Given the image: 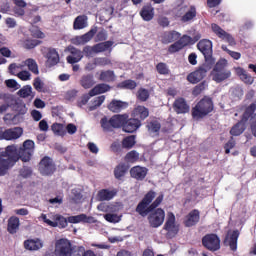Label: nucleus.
<instances>
[{
  "mask_svg": "<svg viewBox=\"0 0 256 256\" xmlns=\"http://www.w3.org/2000/svg\"><path fill=\"white\" fill-rule=\"evenodd\" d=\"M33 153H35L33 140H25L20 148H17L16 145H8L5 149L0 148V177H5L19 160L29 163Z\"/></svg>",
  "mask_w": 256,
  "mask_h": 256,
  "instance_id": "1",
  "label": "nucleus"
},
{
  "mask_svg": "<svg viewBox=\"0 0 256 256\" xmlns=\"http://www.w3.org/2000/svg\"><path fill=\"white\" fill-rule=\"evenodd\" d=\"M157 193H155V191L150 190L148 191L143 199L138 203L137 207H136V213L140 214L141 217H145L147 215H149V213L155 211V209H157V207H159V205H161V203H163V199H164V195L160 194L156 199ZM153 199H155L153 201Z\"/></svg>",
  "mask_w": 256,
  "mask_h": 256,
  "instance_id": "2",
  "label": "nucleus"
},
{
  "mask_svg": "<svg viewBox=\"0 0 256 256\" xmlns=\"http://www.w3.org/2000/svg\"><path fill=\"white\" fill-rule=\"evenodd\" d=\"M129 119V114H115L110 119L107 116H104L100 120L101 127L103 131L110 133L113 129H124L125 123Z\"/></svg>",
  "mask_w": 256,
  "mask_h": 256,
  "instance_id": "3",
  "label": "nucleus"
},
{
  "mask_svg": "<svg viewBox=\"0 0 256 256\" xmlns=\"http://www.w3.org/2000/svg\"><path fill=\"white\" fill-rule=\"evenodd\" d=\"M215 106L213 104V99L208 96H204L196 105L192 108V117L199 121V119H204L209 113H213Z\"/></svg>",
  "mask_w": 256,
  "mask_h": 256,
  "instance_id": "4",
  "label": "nucleus"
},
{
  "mask_svg": "<svg viewBox=\"0 0 256 256\" xmlns=\"http://www.w3.org/2000/svg\"><path fill=\"white\" fill-rule=\"evenodd\" d=\"M256 111V103L250 104L244 111L242 118L239 122H237L230 130V135L233 137H239V135H243L245 132L246 126L245 123L251 119L255 115Z\"/></svg>",
  "mask_w": 256,
  "mask_h": 256,
  "instance_id": "5",
  "label": "nucleus"
},
{
  "mask_svg": "<svg viewBox=\"0 0 256 256\" xmlns=\"http://www.w3.org/2000/svg\"><path fill=\"white\" fill-rule=\"evenodd\" d=\"M212 79L216 83H223L231 78V70L227 69V60L220 59L214 66L212 72Z\"/></svg>",
  "mask_w": 256,
  "mask_h": 256,
  "instance_id": "6",
  "label": "nucleus"
},
{
  "mask_svg": "<svg viewBox=\"0 0 256 256\" xmlns=\"http://www.w3.org/2000/svg\"><path fill=\"white\" fill-rule=\"evenodd\" d=\"M176 17L181 23H193L197 18V8L195 6H182L178 9Z\"/></svg>",
  "mask_w": 256,
  "mask_h": 256,
  "instance_id": "7",
  "label": "nucleus"
},
{
  "mask_svg": "<svg viewBox=\"0 0 256 256\" xmlns=\"http://www.w3.org/2000/svg\"><path fill=\"white\" fill-rule=\"evenodd\" d=\"M38 171L41 175H44L45 177H49L57 171V167L55 166V162H53V159L49 156H44L39 164H38Z\"/></svg>",
  "mask_w": 256,
  "mask_h": 256,
  "instance_id": "8",
  "label": "nucleus"
},
{
  "mask_svg": "<svg viewBox=\"0 0 256 256\" xmlns=\"http://www.w3.org/2000/svg\"><path fill=\"white\" fill-rule=\"evenodd\" d=\"M202 245L205 247V249L214 253L215 251H219L221 249V239H219L217 234H206L202 238Z\"/></svg>",
  "mask_w": 256,
  "mask_h": 256,
  "instance_id": "9",
  "label": "nucleus"
},
{
  "mask_svg": "<svg viewBox=\"0 0 256 256\" xmlns=\"http://www.w3.org/2000/svg\"><path fill=\"white\" fill-rule=\"evenodd\" d=\"M165 222V210L162 208H155L148 216V223L153 229L161 227Z\"/></svg>",
  "mask_w": 256,
  "mask_h": 256,
  "instance_id": "10",
  "label": "nucleus"
},
{
  "mask_svg": "<svg viewBox=\"0 0 256 256\" xmlns=\"http://www.w3.org/2000/svg\"><path fill=\"white\" fill-rule=\"evenodd\" d=\"M163 229L167 231V239H173L179 233V225L175 224V214L173 212L168 213Z\"/></svg>",
  "mask_w": 256,
  "mask_h": 256,
  "instance_id": "11",
  "label": "nucleus"
},
{
  "mask_svg": "<svg viewBox=\"0 0 256 256\" xmlns=\"http://www.w3.org/2000/svg\"><path fill=\"white\" fill-rule=\"evenodd\" d=\"M207 71H209V66L202 64L195 71L187 75V81L192 83V85H197V83L203 81L204 77H207Z\"/></svg>",
  "mask_w": 256,
  "mask_h": 256,
  "instance_id": "12",
  "label": "nucleus"
},
{
  "mask_svg": "<svg viewBox=\"0 0 256 256\" xmlns=\"http://www.w3.org/2000/svg\"><path fill=\"white\" fill-rule=\"evenodd\" d=\"M211 30L216 36H218L219 39H222V41H226V43L231 45V47H235V45H237V42H235V38L231 34L227 33L218 24L212 23Z\"/></svg>",
  "mask_w": 256,
  "mask_h": 256,
  "instance_id": "13",
  "label": "nucleus"
},
{
  "mask_svg": "<svg viewBox=\"0 0 256 256\" xmlns=\"http://www.w3.org/2000/svg\"><path fill=\"white\" fill-rule=\"evenodd\" d=\"M73 247L71 241L67 239H60L56 242L55 253L57 256H71Z\"/></svg>",
  "mask_w": 256,
  "mask_h": 256,
  "instance_id": "14",
  "label": "nucleus"
},
{
  "mask_svg": "<svg viewBox=\"0 0 256 256\" xmlns=\"http://www.w3.org/2000/svg\"><path fill=\"white\" fill-rule=\"evenodd\" d=\"M172 109L176 115H186L191 111V106L187 103V100L183 97H178L172 104Z\"/></svg>",
  "mask_w": 256,
  "mask_h": 256,
  "instance_id": "15",
  "label": "nucleus"
},
{
  "mask_svg": "<svg viewBox=\"0 0 256 256\" xmlns=\"http://www.w3.org/2000/svg\"><path fill=\"white\" fill-rule=\"evenodd\" d=\"M199 51L204 55L206 61H209L213 57V42L211 40L203 39L197 44Z\"/></svg>",
  "mask_w": 256,
  "mask_h": 256,
  "instance_id": "16",
  "label": "nucleus"
},
{
  "mask_svg": "<svg viewBox=\"0 0 256 256\" xmlns=\"http://www.w3.org/2000/svg\"><path fill=\"white\" fill-rule=\"evenodd\" d=\"M201 221V212L197 209L190 211L184 219L185 227H195Z\"/></svg>",
  "mask_w": 256,
  "mask_h": 256,
  "instance_id": "17",
  "label": "nucleus"
},
{
  "mask_svg": "<svg viewBox=\"0 0 256 256\" xmlns=\"http://www.w3.org/2000/svg\"><path fill=\"white\" fill-rule=\"evenodd\" d=\"M42 53L50 67H54V65L59 63V52L55 48H44Z\"/></svg>",
  "mask_w": 256,
  "mask_h": 256,
  "instance_id": "18",
  "label": "nucleus"
},
{
  "mask_svg": "<svg viewBox=\"0 0 256 256\" xmlns=\"http://www.w3.org/2000/svg\"><path fill=\"white\" fill-rule=\"evenodd\" d=\"M23 135V128L21 127H14L10 129H6L4 132H2V139H5V141H13L15 139H19Z\"/></svg>",
  "mask_w": 256,
  "mask_h": 256,
  "instance_id": "19",
  "label": "nucleus"
},
{
  "mask_svg": "<svg viewBox=\"0 0 256 256\" xmlns=\"http://www.w3.org/2000/svg\"><path fill=\"white\" fill-rule=\"evenodd\" d=\"M68 51L71 55L67 56L66 61L70 63V65H75V63H79V61L83 59V52L81 50L70 46Z\"/></svg>",
  "mask_w": 256,
  "mask_h": 256,
  "instance_id": "20",
  "label": "nucleus"
},
{
  "mask_svg": "<svg viewBox=\"0 0 256 256\" xmlns=\"http://www.w3.org/2000/svg\"><path fill=\"white\" fill-rule=\"evenodd\" d=\"M148 171L147 167L134 166L130 169V175L137 181H143L147 177Z\"/></svg>",
  "mask_w": 256,
  "mask_h": 256,
  "instance_id": "21",
  "label": "nucleus"
},
{
  "mask_svg": "<svg viewBox=\"0 0 256 256\" xmlns=\"http://www.w3.org/2000/svg\"><path fill=\"white\" fill-rule=\"evenodd\" d=\"M139 127H141V120L137 118H127L124 123L123 131L125 133H135Z\"/></svg>",
  "mask_w": 256,
  "mask_h": 256,
  "instance_id": "22",
  "label": "nucleus"
},
{
  "mask_svg": "<svg viewBox=\"0 0 256 256\" xmlns=\"http://www.w3.org/2000/svg\"><path fill=\"white\" fill-rule=\"evenodd\" d=\"M24 249L27 251H39V249H43V240L39 238L27 239L24 241Z\"/></svg>",
  "mask_w": 256,
  "mask_h": 256,
  "instance_id": "23",
  "label": "nucleus"
},
{
  "mask_svg": "<svg viewBox=\"0 0 256 256\" xmlns=\"http://www.w3.org/2000/svg\"><path fill=\"white\" fill-rule=\"evenodd\" d=\"M127 107H129V103L117 99H113L107 106L111 113H121Z\"/></svg>",
  "mask_w": 256,
  "mask_h": 256,
  "instance_id": "24",
  "label": "nucleus"
},
{
  "mask_svg": "<svg viewBox=\"0 0 256 256\" xmlns=\"http://www.w3.org/2000/svg\"><path fill=\"white\" fill-rule=\"evenodd\" d=\"M8 99L12 101V110L16 111L18 115H25L27 113V105L23 101L17 100L13 96H8Z\"/></svg>",
  "mask_w": 256,
  "mask_h": 256,
  "instance_id": "25",
  "label": "nucleus"
},
{
  "mask_svg": "<svg viewBox=\"0 0 256 256\" xmlns=\"http://www.w3.org/2000/svg\"><path fill=\"white\" fill-rule=\"evenodd\" d=\"M132 116L135 119H139V121H145V119H147V117H149V108L145 107V106H141L138 105L134 108L133 112H132Z\"/></svg>",
  "mask_w": 256,
  "mask_h": 256,
  "instance_id": "26",
  "label": "nucleus"
},
{
  "mask_svg": "<svg viewBox=\"0 0 256 256\" xmlns=\"http://www.w3.org/2000/svg\"><path fill=\"white\" fill-rule=\"evenodd\" d=\"M180 37L181 33L175 30L166 31L162 34V43L164 45H169V43H174V41H178Z\"/></svg>",
  "mask_w": 256,
  "mask_h": 256,
  "instance_id": "27",
  "label": "nucleus"
},
{
  "mask_svg": "<svg viewBox=\"0 0 256 256\" xmlns=\"http://www.w3.org/2000/svg\"><path fill=\"white\" fill-rule=\"evenodd\" d=\"M140 17H142L143 21H152L153 17H155V8L151 4H146L140 10Z\"/></svg>",
  "mask_w": 256,
  "mask_h": 256,
  "instance_id": "28",
  "label": "nucleus"
},
{
  "mask_svg": "<svg viewBox=\"0 0 256 256\" xmlns=\"http://www.w3.org/2000/svg\"><path fill=\"white\" fill-rule=\"evenodd\" d=\"M68 223H95V218L87 216V214H79L76 216H69Z\"/></svg>",
  "mask_w": 256,
  "mask_h": 256,
  "instance_id": "29",
  "label": "nucleus"
},
{
  "mask_svg": "<svg viewBox=\"0 0 256 256\" xmlns=\"http://www.w3.org/2000/svg\"><path fill=\"white\" fill-rule=\"evenodd\" d=\"M95 35H97V26L91 28L90 31L82 36L76 37V43H78V45H85V43H89V41H91Z\"/></svg>",
  "mask_w": 256,
  "mask_h": 256,
  "instance_id": "30",
  "label": "nucleus"
},
{
  "mask_svg": "<svg viewBox=\"0 0 256 256\" xmlns=\"http://www.w3.org/2000/svg\"><path fill=\"white\" fill-rule=\"evenodd\" d=\"M117 196V190H109V189H101L98 194V200L99 201H111L114 197Z\"/></svg>",
  "mask_w": 256,
  "mask_h": 256,
  "instance_id": "31",
  "label": "nucleus"
},
{
  "mask_svg": "<svg viewBox=\"0 0 256 256\" xmlns=\"http://www.w3.org/2000/svg\"><path fill=\"white\" fill-rule=\"evenodd\" d=\"M20 221L17 216H12L8 219L7 231L10 235H15L19 231Z\"/></svg>",
  "mask_w": 256,
  "mask_h": 256,
  "instance_id": "32",
  "label": "nucleus"
},
{
  "mask_svg": "<svg viewBox=\"0 0 256 256\" xmlns=\"http://www.w3.org/2000/svg\"><path fill=\"white\" fill-rule=\"evenodd\" d=\"M117 77L115 76V72L113 70H103L100 72L99 81L103 83H113Z\"/></svg>",
  "mask_w": 256,
  "mask_h": 256,
  "instance_id": "33",
  "label": "nucleus"
},
{
  "mask_svg": "<svg viewBox=\"0 0 256 256\" xmlns=\"http://www.w3.org/2000/svg\"><path fill=\"white\" fill-rule=\"evenodd\" d=\"M111 91V86L106 83L97 84L94 88L90 90L91 95L95 97V95H103V93H107Z\"/></svg>",
  "mask_w": 256,
  "mask_h": 256,
  "instance_id": "34",
  "label": "nucleus"
},
{
  "mask_svg": "<svg viewBox=\"0 0 256 256\" xmlns=\"http://www.w3.org/2000/svg\"><path fill=\"white\" fill-rule=\"evenodd\" d=\"M9 97H13V95L11 94H7V93H1L0 94V99H2V101H4L5 104H2L0 106V113H5V111H7V109H13V104L11 99H9Z\"/></svg>",
  "mask_w": 256,
  "mask_h": 256,
  "instance_id": "35",
  "label": "nucleus"
},
{
  "mask_svg": "<svg viewBox=\"0 0 256 256\" xmlns=\"http://www.w3.org/2000/svg\"><path fill=\"white\" fill-rule=\"evenodd\" d=\"M127 171H129V167L126 166L125 163L118 164L114 169L115 179L121 181L125 175H127Z\"/></svg>",
  "mask_w": 256,
  "mask_h": 256,
  "instance_id": "36",
  "label": "nucleus"
},
{
  "mask_svg": "<svg viewBox=\"0 0 256 256\" xmlns=\"http://www.w3.org/2000/svg\"><path fill=\"white\" fill-rule=\"evenodd\" d=\"M80 85L83 89H91L95 85V78L93 74L83 75L80 79Z\"/></svg>",
  "mask_w": 256,
  "mask_h": 256,
  "instance_id": "37",
  "label": "nucleus"
},
{
  "mask_svg": "<svg viewBox=\"0 0 256 256\" xmlns=\"http://www.w3.org/2000/svg\"><path fill=\"white\" fill-rule=\"evenodd\" d=\"M17 95L21 97L22 99H27V97H35V93H33V88L31 85H25L23 86L18 92Z\"/></svg>",
  "mask_w": 256,
  "mask_h": 256,
  "instance_id": "38",
  "label": "nucleus"
},
{
  "mask_svg": "<svg viewBox=\"0 0 256 256\" xmlns=\"http://www.w3.org/2000/svg\"><path fill=\"white\" fill-rule=\"evenodd\" d=\"M85 27H87V16L80 15L76 17L73 23V29L77 31L80 29H85Z\"/></svg>",
  "mask_w": 256,
  "mask_h": 256,
  "instance_id": "39",
  "label": "nucleus"
},
{
  "mask_svg": "<svg viewBox=\"0 0 256 256\" xmlns=\"http://www.w3.org/2000/svg\"><path fill=\"white\" fill-rule=\"evenodd\" d=\"M236 74L238 77H240L241 81L247 83L248 85H251L253 83V78L251 75L247 74V71L245 69L238 67L236 68Z\"/></svg>",
  "mask_w": 256,
  "mask_h": 256,
  "instance_id": "40",
  "label": "nucleus"
},
{
  "mask_svg": "<svg viewBox=\"0 0 256 256\" xmlns=\"http://www.w3.org/2000/svg\"><path fill=\"white\" fill-rule=\"evenodd\" d=\"M113 47V41H105L94 45V53H103Z\"/></svg>",
  "mask_w": 256,
  "mask_h": 256,
  "instance_id": "41",
  "label": "nucleus"
},
{
  "mask_svg": "<svg viewBox=\"0 0 256 256\" xmlns=\"http://www.w3.org/2000/svg\"><path fill=\"white\" fill-rule=\"evenodd\" d=\"M149 133H154L155 135H159V132L161 131V122L158 120H151L146 125Z\"/></svg>",
  "mask_w": 256,
  "mask_h": 256,
  "instance_id": "42",
  "label": "nucleus"
},
{
  "mask_svg": "<svg viewBox=\"0 0 256 256\" xmlns=\"http://www.w3.org/2000/svg\"><path fill=\"white\" fill-rule=\"evenodd\" d=\"M24 65L28 67V69L33 73L34 75H39V65H37V61L33 58H28L24 61Z\"/></svg>",
  "mask_w": 256,
  "mask_h": 256,
  "instance_id": "43",
  "label": "nucleus"
},
{
  "mask_svg": "<svg viewBox=\"0 0 256 256\" xmlns=\"http://www.w3.org/2000/svg\"><path fill=\"white\" fill-rule=\"evenodd\" d=\"M51 130L55 135H58L59 137H65V135H67V130L65 129V125L61 123L52 124Z\"/></svg>",
  "mask_w": 256,
  "mask_h": 256,
  "instance_id": "44",
  "label": "nucleus"
},
{
  "mask_svg": "<svg viewBox=\"0 0 256 256\" xmlns=\"http://www.w3.org/2000/svg\"><path fill=\"white\" fill-rule=\"evenodd\" d=\"M239 239V230H234L229 237V247L231 251H237V240Z\"/></svg>",
  "mask_w": 256,
  "mask_h": 256,
  "instance_id": "45",
  "label": "nucleus"
},
{
  "mask_svg": "<svg viewBox=\"0 0 256 256\" xmlns=\"http://www.w3.org/2000/svg\"><path fill=\"white\" fill-rule=\"evenodd\" d=\"M117 87L119 89H129L130 91H133V89L137 88V82H135V80L128 79L120 82Z\"/></svg>",
  "mask_w": 256,
  "mask_h": 256,
  "instance_id": "46",
  "label": "nucleus"
},
{
  "mask_svg": "<svg viewBox=\"0 0 256 256\" xmlns=\"http://www.w3.org/2000/svg\"><path fill=\"white\" fill-rule=\"evenodd\" d=\"M135 135L127 136L122 140L123 149H133L135 147Z\"/></svg>",
  "mask_w": 256,
  "mask_h": 256,
  "instance_id": "47",
  "label": "nucleus"
},
{
  "mask_svg": "<svg viewBox=\"0 0 256 256\" xmlns=\"http://www.w3.org/2000/svg\"><path fill=\"white\" fill-rule=\"evenodd\" d=\"M124 161H126V163H137V161H139V152L131 150L125 155Z\"/></svg>",
  "mask_w": 256,
  "mask_h": 256,
  "instance_id": "48",
  "label": "nucleus"
},
{
  "mask_svg": "<svg viewBox=\"0 0 256 256\" xmlns=\"http://www.w3.org/2000/svg\"><path fill=\"white\" fill-rule=\"evenodd\" d=\"M105 103V95L98 96L92 101V105L89 106V111H95V109H98V107H101Z\"/></svg>",
  "mask_w": 256,
  "mask_h": 256,
  "instance_id": "49",
  "label": "nucleus"
},
{
  "mask_svg": "<svg viewBox=\"0 0 256 256\" xmlns=\"http://www.w3.org/2000/svg\"><path fill=\"white\" fill-rule=\"evenodd\" d=\"M54 223H56V227H59L60 229H65L67 227L69 220L67 218L61 216V215H56L54 217Z\"/></svg>",
  "mask_w": 256,
  "mask_h": 256,
  "instance_id": "50",
  "label": "nucleus"
},
{
  "mask_svg": "<svg viewBox=\"0 0 256 256\" xmlns=\"http://www.w3.org/2000/svg\"><path fill=\"white\" fill-rule=\"evenodd\" d=\"M43 43L41 40H31L27 39L23 43L24 49H35V47L41 45Z\"/></svg>",
  "mask_w": 256,
  "mask_h": 256,
  "instance_id": "51",
  "label": "nucleus"
},
{
  "mask_svg": "<svg viewBox=\"0 0 256 256\" xmlns=\"http://www.w3.org/2000/svg\"><path fill=\"white\" fill-rule=\"evenodd\" d=\"M93 64L95 67H105L111 64V60H109V58L98 57L94 58Z\"/></svg>",
  "mask_w": 256,
  "mask_h": 256,
  "instance_id": "52",
  "label": "nucleus"
},
{
  "mask_svg": "<svg viewBox=\"0 0 256 256\" xmlns=\"http://www.w3.org/2000/svg\"><path fill=\"white\" fill-rule=\"evenodd\" d=\"M156 71L159 73V75H169V73L171 72L167 64L163 62H159L156 65Z\"/></svg>",
  "mask_w": 256,
  "mask_h": 256,
  "instance_id": "53",
  "label": "nucleus"
},
{
  "mask_svg": "<svg viewBox=\"0 0 256 256\" xmlns=\"http://www.w3.org/2000/svg\"><path fill=\"white\" fill-rule=\"evenodd\" d=\"M137 99L142 103H145L149 99V90L145 88H140L137 92Z\"/></svg>",
  "mask_w": 256,
  "mask_h": 256,
  "instance_id": "54",
  "label": "nucleus"
},
{
  "mask_svg": "<svg viewBox=\"0 0 256 256\" xmlns=\"http://www.w3.org/2000/svg\"><path fill=\"white\" fill-rule=\"evenodd\" d=\"M191 36L184 34L183 36H180L178 38V42L179 44L182 46L183 49H185V47H189V45L191 44Z\"/></svg>",
  "mask_w": 256,
  "mask_h": 256,
  "instance_id": "55",
  "label": "nucleus"
},
{
  "mask_svg": "<svg viewBox=\"0 0 256 256\" xmlns=\"http://www.w3.org/2000/svg\"><path fill=\"white\" fill-rule=\"evenodd\" d=\"M207 89V81H202L200 84L196 85L192 91L193 95H201L203 91Z\"/></svg>",
  "mask_w": 256,
  "mask_h": 256,
  "instance_id": "56",
  "label": "nucleus"
},
{
  "mask_svg": "<svg viewBox=\"0 0 256 256\" xmlns=\"http://www.w3.org/2000/svg\"><path fill=\"white\" fill-rule=\"evenodd\" d=\"M33 87L38 91V93H43V89L45 87V83L41 80V78L36 77L33 81Z\"/></svg>",
  "mask_w": 256,
  "mask_h": 256,
  "instance_id": "57",
  "label": "nucleus"
},
{
  "mask_svg": "<svg viewBox=\"0 0 256 256\" xmlns=\"http://www.w3.org/2000/svg\"><path fill=\"white\" fill-rule=\"evenodd\" d=\"M182 46L181 44L178 42V40H176V42H174L173 44H171L168 47V53H170L171 55H173V53H179V51H182Z\"/></svg>",
  "mask_w": 256,
  "mask_h": 256,
  "instance_id": "58",
  "label": "nucleus"
},
{
  "mask_svg": "<svg viewBox=\"0 0 256 256\" xmlns=\"http://www.w3.org/2000/svg\"><path fill=\"white\" fill-rule=\"evenodd\" d=\"M235 145H237V142H235V138L231 136L229 141L224 145L226 155H229V153H231V149H234Z\"/></svg>",
  "mask_w": 256,
  "mask_h": 256,
  "instance_id": "59",
  "label": "nucleus"
},
{
  "mask_svg": "<svg viewBox=\"0 0 256 256\" xmlns=\"http://www.w3.org/2000/svg\"><path fill=\"white\" fill-rule=\"evenodd\" d=\"M221 49L223 51H225L226 53H228V55H230V57H232V59H235L236 61H239V59H241V53L235 52V51H231L225 45H222Z\"/></svg>",
  "mask_w": 256,
  "mask_h": 256,
  "instance_id": "60",
  "label": "nucleus"
},
{
  "mask_svg": "<svg viewBox=\"0 0 256 256\" xmlns=\"http://www.w3.org/2000/svg\"><path fill=\"white\" fill-rule=\"evenodd\" d=\"M104 219L108 221V223H119V221H121V219L117 214H111V213L105 214Z\"/></svg>",
  "mask_w": 256,
  "mask_h": 256,
  "instance_id": "61",
  "label": "nucleus"
},
{
  "mask_svg": "<svg viewBox=\"0 0 256 256\" xmlns=\"http://www.w3.org/2000/svg\"><path fill=\"white\" fill-rule=\"evenodd\" d=\"M91 97H94L93 95H91V91H89L87 94H84L81 97V100L78 101V107H83V105H87V103H89V99H91Z\"/></svg>",
  "mask_w": 256,
  "mask_h": 256,
  "instance_id": "62",
  "label": "nucleus"
},
{
  "mask_svg": "<svg viewBox=\"0 0 256 256\" xmlns=\"http://www.w3.org/2000/svg\"><path fill=\"white\" fill-rule=\"evenodd\" d=\"M17 77L21 81H30L31 80V73L27 70H23L17 74Z\"/></svg>",
  "mask_w": 256,
  "mask_h": 256,
  "instance_id": "63",
  "label": "nucleus"
},
{
  "mask_svg": "<svg viewBox=\"0 0 256 256\" xmlns=\"http://www.w3.org/2000/svg\"><path fill=\"white\" fill-rule=\"evenodd\" d=\"M85 255V248L83 247H73V250L70 256H84Z\"/></svg>",
  "mask_w": 256,
  "mask_h": 256,
  "instance_id": "64",
  "label": "nucleus"
}]
</instances>
